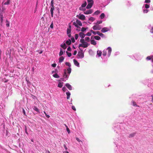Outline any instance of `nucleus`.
Returning <instances> with one entry per match:
<instances>
[{"instance_id": "1", "label": "nucleus", "mask_w": 153, "mask_h": 153, "mask_svg": "<svg viewBox=\"0 0 153 153\" xmlns=\"http://www.w3.org/2000/svg\"><path fill=\"white\" fill-rule=\"evenodd\" d=\"M108 50V57H109L111 55L112 49L111 47H108L106 49L104 50L103 51L102 55L105 56L107 55V51Z\"/></svg>"}, {"instance_id": "2", "label": "nucleus", "mask_w": 153, "mask_h": 153, "mask_svg": "<svg viewBox=\"0 0 153 153\" xmlns=\"http://www.w3.org/2000/svg\"><path fill=\"white\" fill-rule=\"evenodd\" d=\"M88 4L86 7V8L88 9H90L92 7L93 4V0H87Z\"/></svg>"}, {"instance_id": "3", "label": "nucleus", "mask_w": 153, "mask_h": 153, "mask_svg": "<svg viewBox=\"0 0 153 153\" xmlns=\"http://www.w3.org/2000/svg\"><path fill=\"white\" fill-rule=\"evenodd\" d=\"M40 25L42 27H45V19L43 17H42L41 18L40 22Z\"/></svg>"}, {"instance_id": "4", "label": "nucleus", "mask_w": 153, "mask_h": 153, "mask_svg": "<svg viewBox=\"0 0 153 153\" xmlns=\"http://www.w3.org/2000/svg\"><path fill=\"white\" fill-rule=\"evenodd\" d=\"M77 55L80 58H83L84 57V55L83 51L81 50L79 52Z\"/></svg>"}, {"instance_id": "5", "label": "nucleus", "mask_w": 153, "mask_h": 153, "mask_svg": "<svg viewBox=\"0 0 153 153\" xmlns=\"http://www.w3.org/2000/svg\"><path fill=\"white\" fill-rule=\"evenodd\" d=\"M111 27H105L103 28L101 31L102 33H105L106 32L109 30H110L111 29Z\"/></svg>"}, {"instance_id": "6", "label": "nucleus", "mask_w": 153, "mask_h": 153, "mask_svg": "<svg viewBox=\"0 0 153 153\" xmlns=\"http://www.w3.org/2000/svg\"><path fill=\"white\" fill-rule=\"evenodd\" d=\"M85 16L83 14L80 15L78 18L81 20H84L85 19Z\"/></svg>"}, {"instance_id": "7", "label": "nucleus", "mask_w": 153, "mask_h": 153, "mask_svg": "<svg viewBox=\"0 0 153 153\" xmlns=\"http://www.w3.org/2000/svg\"><path fill=\"white\" fill-rule=\"evenodd\" d=\"M3 21V16L2 15H1L0 18V26H2Z\"/></svg>"}, {"instance_id": "8", "label": "nucleus", "mask_w": 153, "mask_h": 153, "mask_svg": "<svg viewBox=\"0 0 153 153\" xmlns=\"http://www.w3.org/2000/svg\"><path fill=\"white\" fill-rule=\"evenodd\" d=\"M66 87L70 90H71L72 89V87L70 85L69 83H66L65 84Z\"/></svg>"}, {"instance_id": "9", "label": "nucleus", "mask_w": 153, "mask_h": 153, "mask_svg": "<svg viewBox=\"0 0 153 153\" xmlns=\"http://www.w3.org/2000/svg\"><path fill=\"white\" fill-rule=\"evenodd\" d=\"M55 7H51L50 9V12L51 14V16L52 17H53V11L54 10Z\"/></svg>"}, {"instance_id": "10", "label": "nucleus", "mask_w": 153, "mask_h": 153, "mask_svg": "<svg viewBox=\"0 0 153 153\" xmlns=\"http://www.w3.org/2000/svg\"><path fill=\"white\" fill-rule=\"evenodd\" d=\"M73 61L74 65L78 67H79V63L75 59H74Z\"/></svg>"}, {"instance_id": "11", "label": "nucleus", "mask_w": 153, "mask_h": 153, "mask_svg": "<svg viewBox=\"0 0 153 153\" xmlns=\"http://www.w3.org/2000/svg\"><path fill=\"white\" fill-rule=\"evenodd\" d=\"M93 39V36H91V43L92 44H93L94 45H96V42L94 40V39Z\"/></svg>"}, {"instance_id": "12", "label": "nucleus", "mask_w": 153, "mask_h": 153, "mask_svg": "<svg viewBox=\"0 0 153 153\" xmlns=\"http://www.w3.org/2000/svg\"><path fill=\"white\" fill-rule=\"evenodd\" d=\"M76 23L77 24V25H79L80 26H82V24L81 23V22L78 19H77L76 21Z\"/></svg>"}, {"instance_id": "13", "label": "nucleus", "mask_w": 153, "mask_h": 153, "mask_svg": "<svg viewBox=\"0 0 153 153\" xmlns=\"http://www.w3.org/2000/svg\"><path fill=\"white\" fill-rule=\"evenodd\" d=\"M102 52L100 51H97V54L98 57L102 55Z\"/></svg>"}, {"instance_id": "14", "label": "nucleus", "mask_w": 153, "mask_h": 153, "mask_svg": "<svg viewBox=\"0 0 153 153\" xmlns=\"http://www.w3.org/2000/svg\"><path fill=\"white\" fill-rule=\"evenodd\" d=\"M79 36L82 38H84L85 36V35L84 33L82 32H80L79 33Z\"/></svg>"}, {"instance_id": "15", "label": "nucleus", "mask_w": 153, "mask_h": 153, "mask_svg": "<svg viewBox=\"0 0 153 153\" xmlns=\"http://www.w3.org/2000/svg\"><path fill=\"white\" fill-rule=\"evenodd\" d=\"M92 13V12L91 10H87L85 12H84V13L85 14H91Z\"/></svg>"}, {"instance_id": "16", "label": "nucleus", "mask_w": 153, "mask_h": 153, "mask_svg": "<svg viewBox=\"0 0 153 153\" xmlns=\"http://www.w3.org/2000/svg\"><path fill=\"white\" fill-rule=\"evenodd\" d=\"M66 94L67 95V99H69L70 97V96L71 95L70 93L69 92H66Z\"/></svg>"}, {"instance_id": "17", "label": "nucleus", "mask_w": 153, "mask_h": 153, "mask_svg": "<svg viewBox=\"0 0 153 153\" xmlns=\"http://www.w3.org/2000/svg\"><path fill=\"white\" fill-rule=\"evenodd\" d=\"M63 76L65 78H66L67 77V74L66 70L65 69L64 70V73L63 75Z\"/></svg>"}, {"instance_id": "18", "label": "nucleus", "mask_w": 153, "mask_h": 153, "mask_svg": "<svg viewBox=\"0 0 153 153\" xmlns=\"http://www.w3.org/2000/svg\"><path fill=\"white\" fill-rule=\"evenodd\" d=\"M66 43L67 45H70L71 44V41L70 39H69L66 42Z\"/></svg>"}, {"instance_id": "19", "label": "nucleus", "mask_w": 153, "mask_h": 153, "mask_svg": "<svg viewBox=\"0 0 153 153\" xmlns=\"http://www.w3.org/2000/svg\"><path fill=\"white\" fill-rule=\"evenodd\" d=\"M64 59V57L63 56H61L59 59V62H62Z\"/></svg>"}, {"instance_id": "20", "label": "nucleus", "mask_w": 153, "mask_h": 153, "mask_svg": "<svg viewBox=\"0 0 153 153\" xmlns=\"http://www.w3.org/2000/svg\"><path fill=\"white\" fill-rule=\"evenodd\" d=\"M136 134V133H133L129 135V138H130L131 137H134L135 135Z\"/></svg>"}, {"instance_id": "21", "label": "nucleus", "mask_w": 153, "mask_h": 153, "mask_svg": "<svg viewBox=\"0 0 153 153\" xmlns=\"http://www.w3.org/2000/svg\"><path fill=\"white\" fill-rule=\"evenodd\" d=\"M61 46L62 48H63L64 49H65L66 48V45L65 43H64L63 44L61 45Z\"/></svg>"}, {"instance_id": "22", "label": "nucleus", "mask_w": 153, "mask_h": 153, "mask_svg": "<svg viewBox=\"0 0 153 153\" xmlns=\"http://www.w3.org/2000/svg\"><path fill=\"white\" fill-rule=\"evenodd\" d=\"M63 82H59L58 85V87L59 88H62L63 86Z\"/></svg>"}, {"instance_id": "23", "label": "nucleus", "mask_w": 153, "mask_h": 153, "mask_svg": "<svg viewBox=\"0 0 153 153\" xmlns=\"http://www.w3.org/2000/svg\"><path fill=\"white\" fill-rule=\"evenodd\" d=\"M6 26L7 27H9L10 26V23L7 20H6Z\"/></svg>"}, {"instance_id": "24", "label": "nucleus", "mask_w": 153, "mask_h": 153, "mask_svg": "<svg viewBox=\"0 0 153 153\" xmlns=\"http://www.w3.org/2000/svg\"><path fill=\"white\" fill-rule=\"evenodd\" d=\"M82 44L83 48H85L88 47V45L86 42H85L84 43H83Z\"/></svg>"}, {"instance_id": "25", "label": "nucleus", "mask_w": 153, "mask_h": 153, "mask_svg": "<svg viewBox=\"0 0 153 153\" xmlns=\"http://www.w3.org/2000/svg\"><path fill=\"white\" fill-rule=\"evenodd\" d=\"M33 109L36 111L38 112L39 113V110L38 108H37L36 106H34L33 108Z\"/></svg>"}, {"instance_id": "26", "label": "nucleus", "mask_w": 153, "mask_h": 153, "mask_svg": "<svg viewBox=\"0 0 153 153\" xmlns=\"http://www.w3.org/2000/svg\"><path fill=\"white\" fill-rule=\"evenodd\" d=\"M105 17V14L104 13H102L101 14V15L100 16V17L101 19H102L104 18Z\"/></svg>"}, {"instance_id": "27", "label": "nucleus", "mask_w": 153, "mask_h": 153, "mask_svg": "<svg viewBox=\"0 0 153 153\" xmlns=\"http://www.w3.org/2000/svg\"><path fill=\"white\" fill-rule=\"evenodd\" d=\"M63 54V52L62 48L60 49V51L59 53V56H62Z\"/></svg>"}, {"instance_id": "28", "label": "nucleus", "mask_w": 153, "mask_h": 153, "mask_svg": "<svg viewBox=\"0 0 153 153\" xmlns=\"http://www.w3.org/2000/svg\"><path fill=\"white\" fill-rule=\"evenodd\" d=\"M10 0H7V1L5 2L4 4L5 5H8L10 4Z\"/></svg>"}, {"instance_id": "29", "label": "nucleus", "mask_w": 153, "mask_h": 153, "mask_svg": "<svg viewBox=\"0 0 153 153\" xmlns=\"http://www.w3.org/2000/svg\"><path fill=\"white\" fill-rule=\"evenodd\" d=\"M97 3H99L100 4H102L103 3V1L102 0H97Z\"/></svg>"}, {"instance_id": "30", "label": "nucleus", "mask_w": 153, "mask_h": 153, "mask_svg": "<svg viewBox=\"0 0 153 153\" xmlns=\"http://www.w3.org/2000/svg\"><path fill=\"white\" fill-rule=\"evenodd\" d=\"M101 28V27L98 25H96V30H100Z\"/></svg>"}, {"instance_id": "31", "label": "nucleus", "mask_w": 153, "mask_h": 153, "mask_svg": "<svg viewBox=\"0 0 153 153\" xmlns=\"http://www.w3.org/2000/svg\"><path fill=\"white\" fill-rule=\"evenodd\" d=\"M53 76L55 78H59V75L57 74H55L53 75Z\"/></svg>"}, {"instance_id": "32", "label": "nucleus", "mask_w": 153, "mask_h": 153, "mask_svg": "<svg viewBox=\"0 0 153 153\" xmlns=\"http://www.w3.org/2000/svg\"><path fill=\"white\" fill-rule=\"evenodd\" d=\"M87 4V3L86 1H85V2L83 4L81 5V7H85Z\"/></svg>"}, {"instance_id": "33", "label": "nucleus", "mask_w": 153, "mask_h": 153, "mask_svg": "<svg viewBox=\"0 0 153 153\" xmlns=\"http://www.w3.org/2000/svg\"><path fill=\"white\" fill-rule=\"evenodd\" d=\"M54 2H53V0H52L51 2V7H54V6L53 4Z\"/></svg>"}, {"instance_id": "34", "label": "nucleus", "mask_w": 153, "mask_h": 153, "mask_svg": "<svg viewBox=\"0 0 153 153\" xmlns=\"http://www.w3.org/2000/svg\"><path fill=\"white\" fill-rule=\"evenodd\" d=\"M73 25H74L77 28H78V27L80 28L78 26L77 24L76 23V22H73Z\"/></svg>"}, {"instance_id": "35", "label": "nucleus", "mask_w": 153, "mask_h": 153, "mask_svg": "<svg viewBox=\"0 0 153 153\" xmlns=\"http://www.w3.org/2000/svg\"><path fill=\"white\" fill-rule=\"evenodd\" d=\"M67 70L68 71V73L69 74H70V73L71 72V68H69L68 69H67Z\"/></svg>"}, {"instance_id": "36", "label": "nucleus", "mask_w": 153, "mask_h": 153, "mask_svg": "<svg viewBox=\"0 0 153 153\" xmlns=\"http://www.w3.org/2000/svg\"><path fill=\"white\" fill-rule=\"evenodd\" d=\"M133 104V105L134 106H136L137 107L138 106L137 105L136 103L134 102V101H132L131 102Z\"/></svg>"}, {"instance_id": "37", "label": "nucleus", "mask_w": 153, "mask_h": 153, "mask_svg": "<svg viewBox=\"0 0 153 153\" xmlns=\"http://www.w3.org/2000/svg\"><path fill=\"white\" fill-rule=\"evenodd\" d=\"M66 53H67V54L68 55V56L70 57L71 56V53L68 52V51H66Z\"/></svg>"}, {"instance_id": "38", "label": "nucleus", "mask_w": 153, "mask_h": 153, "mask_svg": "<svg viewBox=\"0 0 153 153\" xmlns=\"http://www.w3.org/2000/svg\"><path fill=\"white\" fill-rule=\"evenodd\" d=\"M65 64L66 65L69 66V67H70L71 66V64L69 62H66Z\"/></svg>"}, {"instance_id": "39", "label": "nucleus", "mask_w": 153, "mask_h": 153, "mask_svg": "<svg viewBox=\"0 0 153 153\" xmlns=\"http://www.w3.org/2000/svg\"><path fill=\"white\" fill-rule=\"evenodd\" d=\"M79 9L80 10L84 11L85 10V8H83L82 7H79Z\"/></svg>"}, {"instance_id": "40", "label": "nucleus", "mask_w": 153, "mask_h": 153, "mask_svg": "<svg viewBox=\"0 0 153 153\" xmlns=\"http://www.w3.org/2000/svg\"><path fill=\"white\" fill-rule=\"evenodd\" d=\"M71 32V30L70 29H67V34H69Z\"/></svg>"}, {"instance_id": "41", "label": "nucleus", "mask_w": 153, "mask_h": 153, "mask_svg": "<svg viewBox=\"0 0 153 153\" xmlns=\"http://www.w3.org/2000/svg\"><path fill=\"white\" fill-rule=\"evenodd\" d=\"M152 59V56H148L146 57V59L147 60H150Z\"/></svg>"}, {"instance_id": "42", "label": "nucleus", "mask_w": 153, "mask_h": 153, "mask_svg": "<svg viewBox=\"0 0 153 153\" xmlns=\"http://www.w3.org/2000/svg\"><path fill=\"white\" fill-rule=\"evenodd\" d=\"M86 30V28L82 27V28L81 29V30L82 32H84V31H85V30Z\"/></svg>"}, {"instance_id": "43", "label": "nucleus", "mask_w": 153, "mask_h": 153, "mask_svg": "<svg viewBox=\"0 0 153 153\" xmlns=\"http://www.w3.org/2000/svg\"><path fill=\"white\" fill-rule=\"evenodd\" d=\"M44 113L45 114L47 117L48 118H49L50 117V116L49 115L47 114V113L45 111H44Z\"/></svg>"}, {"instance_id": "44", "label": "nucleus", "mask_w": 153, "mask_h": 153, "mask_svg": "<svg viewBox=\"0 0 153 153\" xmlns=\"http://www.w3.org/2000/svg\"><path fill=\"white\" fill-rule=\"evenodd\" d=\"M102 20H100L99 21H97L96 22V25H98V24L102 23Z\"/></svg>"}, {"instance_id": "45", "label": "nucleus", "mask_w": 153, "mask_h": 153, "mask_svg": "<svg viewBox=\"0 0 153 153\" xmlns=\"http://www.w3.org/2000/svg\"><path fill=\"white\" fill-rule=\"evenodd\" d=\"M85 39L86 41H89L90 40V38L88 37H86L85 38Z\"/></svg>"}, {"instance_id": "46", "label": "nucleus", "mask_w": 153, "mask_h": 153, "mask_svg": "<svg viewBox=\"0 0 153 153\" xmlns=\"http://www.w3.org/2000/svg\"><path fill=\"white\" fill-rule=\"evenodd\" d=\"M80 42L81 43H84V42H85V41L84 39H81L80 40Z\"/></svg>"}, {"instance_id": "47", "label": "nucleus", "mask_w": 153, "mask_h": 153, "mask_svg": "<svg viewBox=\"0 0 153 153\" xmlns=\"http://www.w3.org/2000/svg\"><path fill=\"white\" fill-rule=\"evenodd\" d=\"M78 36H78V35L77 34H75V39L76 40L78 38Z\"/></svg>"}, {"instance_id": "48", "label": "nucleus", "mask_w": 153, "mask_h": 153, "mask_svg": "<svg viewBox=\"0 0 153 153\" xmlns=\"http://www.w3.org/2000/svg\"><path fill=\"white\" fill-rule=\"evenodd\" d=\"M76 140L79 142H81L82 143V142L79 140L78 137L76 138Z\"/></svg>"}, {"instance_id": "49", "label": "nucleus", "mask_w": 153, "mask_h": 153, "mask_svg": "<svg viewBox=\"0 0 153 153\" xmlns=\"http://www.w3.org/2000/svg\"><path fill=\"white\" fill-rule=\"evenodd\" d=\"M62 89L63 91L64 92L65 91L67 90V89L65 87H63L62 88Z\"/></svg>"}, {"instance_id": "50", "label": "nucleus", "mask_w": 153, "mask_h": 153, "mask_svg": "<svg viewBox=\"0 0 153 153\" xmlns=\"http://www.w3.org/2000/svg\"><path fill=\"white\" fill-rule=\"evenodd\" d=\"M102 33H100V32L98 31H96V34H97L98 35L100 36V34H101Z\"/></svg>"}, {"instance_id": "51", "label": "nucleus", "mask_w": 153, "mask_h": 153, "mask_svg": "<svg viewBox=\"0 0 153 153\" xmlns=\"http://www.w3.org/2000/svg\"><path fill=\"white\" fill-rule=\"evenodd\" d=\"M100 37L98 36H96V40H100Z\"/></svg>"}, {"instance_id": "52", "label": "nucleus", "mask_w": 153, "mask_h": 153, "mask_svg": "<svg viewBox=\"0 0 153 153\" xmlns=\"http://www.w3.org/2000/svg\"><path fill=\"white\" fill-rule=\"evenodd\" d=\"M71 40L72 42L74 43L75 42V39L73 37L71 38Z\"/></svg>"}, {"instance_id": "53", "label": "nucleus", "mask_w": 153, "mask_h": 153, "mask_svg": "<svg viewBox=\"0 0 153 153\" xmlns=\"http://www.w3.org/2000/svg\"><path fill=\"white\" fill-rule=\"evenodd\" d=\"M148 12V10L146 9V10H143V13H147Z\"/></svg>"}, {"instance_id": "54", "label": "nucleus", "mask_w": 153, "mask_h": 153, "mask_svg": "<svg viewBox=\"0 0 153 153\" xmlns=\"http://www.w3.org/2000/svg\"><path fill=\"white\" fill-rule=\"evenodd\" d=\"M145 8H146V9H147V8H149V5L148 4H145Z\"/></svg>"}, {"instance_id": "55", "label": "nucleus", "mask_w": 153, "mask_h": 153, "mask_svg": "<svg viewBox=\"0 0 153 153\" xmlns=\"http://www.w3.org/2000/svg\"><path fill=\"white\" fill-rule=\"evenodd\" d=\"M91 35V33L90 32H88L86 34V35L88 36H90Z\"/></svg>"}, {"instance_id": "56", "label": "nucleus", "mask_w": 153, "mask_h": 153, "mask_svg": "<svg viewBox=\"0 0 153 153\" xmlns=\"http://www.w3.org/2000/svg\"><path fill=\"white\" fill-rule=\"evenodd\" d=\"M150 2V0H145V2L146 3H149Z\"/></svg>"}, {"instance_id": "57", "label": "nucleus", "mask_w": 153, "mask_h": 153, "mask_svg": "<svg viewBox=\"0 0 153 153\" xmlns=\"http://www.w3.org/2000/svg\"><path fill=\"white\" fill-rule=\"evenodd\" d=\"M72 108L73 110H74L75 111L76 110V108L75 107V106H72Z\"/></svg>"}, {"instance_id": "58", "label": "nucleus", "mask_w": 153, "mask_h": 153, "mask_svg": "<svg viewBox=\"0 0 153 153\" xmlns=\"http://www.w3.org/2000/svg\"><path fill=\"white\" fill-rule=\"evenodd\" d=\"M22 111L24 115H26L25 111V110L23 108H22Z\"/></svg>"}, {"instance_id": "59", "label": "nucleus", "mask_w": 153, "mask_h": 153, "mask_svg": "<svg viewBox=\"0 0 153 153\" xmlns=\"http://www.w3.org/2000/svg\"><path fill=\"white\" fill-rule=\"evenodd\" d=\"M67 50L69 51H71V48L70 47H69L67 49Z\"/></svg>"}, {"instance_id": "60", "label": "nucleus", "mask_w": 153, "mask_h": 153, "mask_svg": "<svg viewBox=\"0 0 153 153\" xmlns=\"http://www.w3.org/2000/svg\"><path fill=\"white\" fill-rule=\"evenodd\" d=\"M56 63H53L52 64V66L53 67H55L56 66Z\"/></svg>"}, {"instance_id": "61", "label": "nucleus", "mask_w": 153, "mask_h": 153, "mask_svg": "<svg viewBox=\"0 0 153 153\" xmlns=\"http://www.w3.org/2000/svg\"><path fill=\"white\" fill-rule=\"evenodd\" d=\"M100 34V36L101 37H105V36L103 34L101 33V34Z\"/></svg>"}, {"instance_id": "62", "label": "nucleus", "mask_w": 153, "mask_h": 153, "mask_svg": "<svg viewBox=\"0 0 153 153\" xmlns=\"http://www.w3.org/2000/svg\"><path fill=\"white\" fill-rule=\"evenodd\" d=\"M90 32L94 34H96V32L93 31L92 30H91Z\"/></svg>"}, {"instance_id": "63", "label": "nucleus", "mask_w": 153, "mask_h": 153, "mask_svg": "<svg viewBox=\"0 0 153 153\" xmlns=\"http://www.w3.org/2000/svg\"><path fill=\"white\" fill-rule=\"evenodd\" d=\"M66 129L68 133H69L70 132L69 129L68 128H66Z\"/></svg>"}, {"instance_id": "64", "label": "nucleus", "mask_w": 153, "mask_h": 153, "mask_svg": "<svg viewBox=\"0 0 153 153\" xmlns=\"http://www.w3.org/2000/svg\"><path fill=\"white\" fill-rule=\"evenodd\" d=\"M150 32H151L152 33H153V27H152L150 31Z\"/></svg>"}]
</instances>
